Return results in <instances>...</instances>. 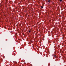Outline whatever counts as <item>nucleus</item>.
Returning a JSON list of instances; mask_svg holds the SVG:
<instances>
[{"instance_id": "f03ea898", "label": "nucleus", "mask_w": 66, "mask_h": 66, "mask_svg": "<svg viewBox=\"0 0 66 66\" xmlns=\"http://www.w3.org/2000/svg\"><path fill=\"white\" fill-rule=\"evenodd\" d=\"M63 1V0H60V2H62Z\"/></svg>"}, {"instance_id": "1a4fd4ad", "label": "nucleus", "mask_w": 66, "mask_h": 66, "mask_svg": "<svg viewBox=\"0 0 66 66\" xmlns=\"http://www.w3.org/2000/svg\"><path fill=\"white\" fill-rule=\"evenodd\" d=\"M19 26H21V24H20L19 25Z\"/></svg>"}, {"instance_id": "423d86ee", "label": "nucleus", "mask_w": 66, "mask_h": 66, "mask_svg": "<svg viewBox=\"0 0 66 66\" xmlns=\"http://www.w3.org/2000/svg\"><path fill=\"white\" fill-rule=\"evenodd\" d=\"M22 35H24V33H22Z\"/></svg>"}, {"instance_id": "6e6552de", "label": "nucleus", "mask_w": 66, "mask_h": 66, "mask_svg": "<svg viewBox=\"0 0 66 66\" xmlns=\"http://www.w3.org/2000/svg\"><path fill=\"white\" fill-rule=\"evenodd\" d=\"M36 46H37V47H38V45H36Z\"/></svg>"}, {"instance_id": "f257e3e1", "label": "nucleus", "mask_w": 66, "mask_h": 66, "mask_svg": "<svg viewBox=\"0 0 66 66\" xmlns=\"http://www.w3.org/2000/svg\"><path fill=\"white\" fill-rule=\"evenodd\" d=\"M54 57H55L56 58H57V56L56 55H54Z\"/></svg>"}, {"instance_id": "7ed1b4c3", "label": "nucleus", "mask_w": 66, "mask_h": 66, "mask_svg": "<svg viewBox=\"0 0 66 66\" xmlns=\"http://www.w3.org/2000/svg\"><path fill=\"white\" fill-rule=\"evenodd\" d=\"M29 32L30 33L31 32V30H29Z\"/></svg>"}, {"instance_id": "0eeeda50", "label": "nucleus", "mask_w": 66, "mask_h": 66, "mask_svg": "<svg viewBox=\"0 0 66 66\" xmlns=\"http://www.w3.org/2000/svg\"><path fill=\"white\" fill-rule=\"evenodd\" d=\"M41 8H42V9H43V7L42 6H41Z\"/></svg>"}, {"instance_id": "39448f33", "label": "nucleus", "mask_w": 66, "mask_h": 66, "mask_svg": "<svg viewBox=\"0 0 66 66\" xmlns=\"http://www.w3.org/2000/svg\"><path fill=\"white\" fill-rule=\"evenodd\" d=\"M15 35H17V33H16L15 34Z\"/></svg>"}, {"instance_id": "9d476101", "label": "nucleus", "mask_w": 66, "mask_h": 66, "mask_svg": "<svg viewBox=\"0 0 66 66\" xmlns=\"http://www.w3.org/2000/svg\"><path fill=\"white\" fill-rule=\"evenodd\" d=\"M36 45V44H35V45Z\"/></svg>"}, {"instance_id": "20e7f679", "label": "nucleus", "mask_w": 66, "mask_h": 66, "mask_svg": "<svg viewBox=\"0 0 66 66\" xmlns=\"http://www.w3.org/2000/svg\"><path fill=\"white\" fill-rule=\"evenodd\" d=\"M48 2H50V0H48Z\"/></svg>"}]
</instances>
